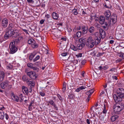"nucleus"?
I'll list each match as a JSON object with an SVG mask.
<instances>
[{
  "label": "nucleus",
  "mask_w": 124,
  "mask_h": 124,
  "mask_svg": "<svg viewBox=\"0 0 124 124\" xmlns=\"http://www.w3.org/2000/svg\"><path fill=\"white\" fill-rule=\"evenodd\" d=\"M6 68L10 70L13 68V66L11 65L10 66H7Z\"/></svg>",
  "instance_id": "nucleus-57"
},
{
  "label": "nucleus",
  "mask_w": 124,
  "mask_h": 124,
  "mask_svg": "<svg viewBox=\"0 0 124 124\" xmlns=\"http://www.w3.org/2000/svg\"><path fill=\"white\" fill-rule=\"evenodd\" d=\"M8 23V20L6 18L3 19L2 20L1 25L3 27L5 28L7 26Z\"/></svg>",
  "instance_id": "nucleus-7"
},
{
  "label": "nucleus",
  "mask_w": 124,
  "mask_h": 124,
  "mask_svg": "<svg viewBox=\"0 0 124 124\" xmlns=\"http://www.w3.org/2000/svg\"><path fill=\"white\" fill-rule=\"evenodd\" d=\"M34 41V40L33 39H29L28 41V43L29 44L31 45L32 43V42Z\"/></svg>",
  "instance_id": "nucleus-34"
},
{
  "label": "nucleus",
  "mask_w": 124,
  "mask_h": 124,
  "mask_svg": "<svg viewBox=\"0 0 124 124\" xmlns=\"http://www.w3.org/2000/svg\"><path fill=\"white\" fill-rule=\"evenodd\" d=\"M14 25L13 23H10L7 28L6 29L7 30H14L13 28L14 27Z\"/></svg>",
  "instance_id": "nucleus-25"
},
{
  "label": "nucleus",
  "mask_w": 124,
  "mask_h": 124,
  "mask_svg": "<svg viewBox=\"0 0 124 124\" xmlns=\"http://www.w3.org/2000/svg\"><path fill=\"white\" fill-rule=\"evenodd\" d=\"M73 11H73L74 14V15H76L78 14L77 10L76 9H74Z\"/></svg>",
  "instance_id": "nucleus-51"
},
{
  "label": "nucleus",
  "mask_w": 124,
  "mask_h": 124,
  "mask_svg": "<svg viewBox=\"0 0 124 124\" xmlns=\"http://www.w3.org/2000/svg\"><path fill=\"white\" fill-rule=\"evenodd\" d=\"M5 116L6 119L7 120H8V119L9 117L8 115L6 113L5 114Z\"/></svg>",
  "instance_id": "nucleus-63"
},
{
  "label": "nucleus",
  "mask_w": 124,
  "mask_h": 124,
  "mask_svg": "<svg viewBox=\"0 0 124 124\" xmlns=\"http://www.w3.org/2000/svg\"><path fill=\"white\" fill-rule=\"evenodd\" d=\"M39 94L41 96L43 97L45 95V93L43 91L40 92Z\"/></svg>",
  "instance_id": "nucleus-45"
},
{
  "label": "nucleus",
  "mask_w": 124,
  "mask_h": 124,
  "mask_svg": "<svg viewBox=\"0 0 124 124\" xmlns=\"http://www.w3.org/2000/svg\"><path fill=\"white\" fill-rule=\"evenodd\" d=\"M86 45L89 47L92 48L95 45V42L94 40L92 37H90L87 39Z\"/></svg>",
  "instance_id": "nucleus-3"
},
{
  "label": "nucleus",
  "mask_w": 124,
  "mask_h": 124,
  "mask_svg": "<svg viewBox=\"0 0 124 124\" xmlns=\"http://www.w3.org/2000/svg\"><path fill=\"white\" fill-rule=\"evenodd\" d=\"M118 116H112L111 118V120L112 122L114 121L116 119L118 118Z\"/></svg>",
  "instance_id": "nucleus-32"
},
{
  "label": "nucleus",
  "mask_w": 124,
  "mask_h": 124,
  "mask_svg": "<svg viewBox=\"0 0 124 124\" xmlns=\"http://www.w3.org/2000/svg\"><path fill=\"white\" fill-rule=\"evenodd\" d=\"M5 109V108L2 105H1L0 106V110L3 111Z\"/></svg>",
  "instance_id": "nucleus-49"
},
{
  "label": "nucleus",
  "mask_w": 124,
  "mask_h": 124,
  "mask_svg": "<svg viewBox=\"0 0 124 124\" xmlns=\"http://www.w3.org/2000/svg\"><path fill=\"white\" fill-rule=\"evenodd\" d=\"M103 54V53H100L98 52V53L97 55V57H98L102 55Z\"/></svg>",
  "instance_id": "nucleus-52"
},
{
  "label": "nucleus",
  "mask_w": 124,
  "mask_h": 124,
  "mask_svg": "<svg viewBox=\"0 0 124 124\" xmlns=\"http://www.w3.org/2000/svg\"><path fill=\"white\" fill-rule=\"evenodd\" d=\"M12 37L13 38L17 37L18 36L20 35V33H19V31L18 30L15 29L13 30V32H12Z\"/></svg>",
  "instance_id": "nucleus-10"
},
{
  "label": "nucleus",
  "mask_w": 124,
  "mask_h": 124,
  "mask_svg": "<svg viewBox=\"0 0 124 124\" xmlns=\"http://www.w3.org/2000/svg\"><path fill=\"white\" fill-rule=\"evenodd\" d=\"M103 107L108 108V103L106 101H104L103 103Z\"/></svg>",
  "instance_id": "nucleus-40"
},
{
  "label": "nucleus",
  "mask_w": 124,
  "mask_h": 124,
  "mask_svg": "<svg viewBox=\"0 0 124 124\" xmlns=\"http://www.w3.org/2000/svg\"><path fill=\"white\" fill-rule=\"evenodd\" d=\"M94 40L95 45H98L101 42V39L100 37H95Z\"/></svg>",
  "instance_id": "nucleus-15"
},
{
  "label": "nucleus",
  "mask_w": 124,
  "mask_h": 124,
  "mask_svg": "<svg viewBox=\"0 0 124 124\" xmlns=\"http://www.w3.org/2000/svg\"><path fill=\"white\" fill-rule=\"evenodd\" d=\"M97 52L96 51H93V52L92 53V54L93 56H96L97 57Z\"/></svg>",
  "instance_id": "nucleus-38"
},
{
  "label": "nucleus",
  "mask_w": 124,
  "mask_h": 124,
  "mask_svg": "<svg viewBox=\"0 0 124 124\" xmlns=\"http://www.w3.org/2000/svg\"><path fill=\"white\" fill-rule=\"evenodd\" d=\"M5 77V73L3 71H1L0 73V82L2 81L3 80Z\"/></svg>",
  "instance_id": "nucleus-23"
},
{
  "label": "nucleus",
  "mask_w": 124,
  "mask_h": 124,
  "mask_svg": "<svg viewBox=\"0 0 124 124\" xmlns=\"http://www.w3.org/2000/svg\"><path fill=\"white\" fill-rule=\"evenodd\" d=\"M120 56L121 57L123 58H124V54L121 53Z\"/></svg>",
  "instance_id": "nucleus-64"
},
{
  "label": "nucleus",
  "mask_w": 124,
  "mask_h": 124,
  "mask_svg": "<svg viewBox=\"0 0 124 124\" xmlns=\"http://www.w3.org/2000/svg\"><path fill=\"white\" fill-rule=\"evenodd\" d=\"M66 39L64 37L60 39V41L61 42H62L63 41H66Z\"/></svg>",
  "instance_id": "nucleus-58"
},
{
  "label": "nucleus",
  "mask_w": 124,
  "mask_h": 124,
  "mask_svg": "<svg viewBox=\"0 0 124 124\" xmlns=\"http://www.w3.org/2000/svg\"><path fill=\"white\" fill-rule=\"evenodd\" d=\"M86 62V61L85 60H82L81 61V63L82 65H84Z\"/></svg>",
  "instance_id": "nucleus-54"
},
{
  "label": "nucleus",
  "mask_w": 124,
  "mask_h": 124,
  "mask_svg": "<svg viewBox=\"0 0 124 124\" xmlns=\"http://www.w3.org/2000/svg\"><path fill=\"white\" fill-rule=\"evenodd\" d=\"M11 97L13 100L17 102H18L19 99L18 97L17 96L13 94L12 96Z\"/></svg>",
  "instance_id": "nucleus-22"
},
{
  "label": "nucleus",
  "mask_w": 124,
  "mask_h": 124,
  "mask_svg": "<svg viewBox=\"0 0 124 124\" xmlns=\"http://www.w3.org/2000/svg\"><path fill=\"white\" fill-rule=\"evenodd\" d=\"M36 54V52L34 51L31 53L30 54V55L29 56V58L30 62H31L32 60H33V59Z\"/></svg>",
  "instance_id": "nucleus-16"
},
{
  "label": "nucleus",
  "mask_w": 124,
  "mask_h": 124,
  "mask_svg": "<svg viewBox=\"0 0 124 124\" xmlns=\"http://www.w3.org/2000/svg\"><path fill=\"white\" fill-rule=\"evenodd\" d=\"M86 39L83 38L80 39H79L80 43H81V45H83L84 44V46H85V44H86Z\"/></svg>",
  "instance_id": "nucleus-19"
},
{
  "label": "nucleus",
  "mask_w": 124,
  "mask_h": 124,
  "mask_svg": "<svg viewBox=\"0 0 124 124\" xmlns=\"http://www.w3.org/2000/svg\"><path fill=\"white\" fill-rule=\"evenodd\" d=\"M4 40L3 37L1 35H0V44Z\"/></svg>",
  "instance_id": "nucleus-41"
},
{
  "label": "nucleus",
  "mask_w": 124,
  "mask_h": 124,
  "mask_svg": "<svg viewBox=\"0 0 124 124\" xmlns=\"http://www.w3.org/2000/svg\"><path fill=\"white\" fill-rule=\"evenodd\" d=\"M94 91V89H93L88 91L87 93H90V94H92L93 93Z\"/></svg>",
  "instance_id": "nucleus-48"
},
{
  "label": "nucleus",
  "mask_w": 124,
  "mask_h": 124,
  "mask_svg": "<svg viewBox=\"0 0 124 124\" xmlns=\"http://www.w3.org/2000/svg\"><path fill=\"white\" fill-rule=\"evenodd\" d=\"M41 62H35L34 64H35L37 66H39V65L41 64Z\"/></svg>",
  "instance_id": "nucleus-50"
},
{
  "label": "nucleus",
  "mask_w": 124,
  "mask_h": 124,
  "mask_svg": "<svg viewBox=\"0 0 124 124\" xmlns=\"http://www.w3.org/2000/svg\"><path fill=\"white\" fill-rule=\"evenodd\" d=\"M45 21V20L41 19L40 21V23L41 24H43Z\"/></svg>",
  "instance_id": "nucleus-62"
},
{
  "label": "nucleus",
  "mask_w": 124,
  "mask_h": 124,
  "mask_svg": "<svg viewBox=\"0 0 124 124\" xmlns=\"http://www.w3.org/2000/svg\"><path fill=\"white\" fill-rule=\"evenodd\" d=\"M103 5L105 8L108 9H111L112 7L111 6H110V7L108 6L106 4H103Z\"/></svg>",
  "instance_id": "nucleus-55"
},
{
  "label": "nucleus",
  "mask_w": 124,
  "mask_h": 124,
  "mask_svg": "<svg viewBox=\"0 0 124 124\" xmlns=\"http://www.w3.org/2000/svg\"><path fill=\"white\" fill-rule=\"evenodd\" d=\"M106 19L108 20L110 17L111 16V13L110 11L109 10L106 11L104 14Z\"/></svg>",
  "instance_id": "nucleus-13"
},
{
  "label": "nucleus",
  "mask_w": 124,
  "mask_h": 124,
  "mask_svg": "<svg viewBox=\"0 0 124 124\" xmlns=\"http://www.w3.org/2000/svg\"><path fill=\"white\" fill-rule=\"evenodd\" d=\"M5 114L4 112L0 111V119L3 120Z\"/></svg>",
  "instance_id": "nucleus-30"
},
{
  "label": "nucleus",
  "mask_w": 124,
  "mask_h": 124,
  "mask_svg": "<svg viewBox=\"0 0 124 124\" xmlns=\"http://www.w3.org/2000/svg\"><path fill=\"white\" fill-rule=\"evenodd\" d=\"M13 30H7L6 32V34L4 35V38L6 39H8L9 37L12 36Z\"/></svg>",
  "instance_id": "nucleus-6"
},
{
  "label": "nucleus",
  "mask_w": 124,
  "mask_h": 124,
  "mask_svg": "<svg viewBox=\"0 0 124 124\" xmlns=\"http://www.w3.org/2000/svg\"><path fill=\"white\" fill-rule=\"evenodd\" d=\"M81 31H78L77 32L76 34H74L73 36L74 38H75L76 36L78 38L80 37L81 36Z\"/></svg>",
  "instance_id": "nucleus-28"
},
{
  "label": "nucleus",
  "mask_w": 124,
  "mask_h": 124,
  "mask_svg": "<svg viewBox=\"0 0 124 124\" xmlns=\"http://www.w3.org/2000/svg\"><path fill=\"white\" fill-rule=\"evenodd\" d=\"M84 46V44L83 45L81 44L78 45L77 46V51L81 50Z\"/></svg>",
  "instance_id": "nucleus-27"
},
{
  "label": "nucleus",
  "mask_w": 124,
  "mask_h": 124,
  "mask_svg": "<svg viewBox=\"0 0 124 124\" xmlns=\"http://www.w3.org/2000/svg\"><path fill=\"white\" fill-rule=\"evenodd\" d=\"M22 91L23 93L25 92L26 94L28 93L29 92L27 88L25 86H23L22 87Z\"/></svg>",
  "instance_id": "nucleus-21"
},
{
  "label": "nucleus",
  "mask_w": 124,
  "mask_h": 124,
  "mask_svg": "<svg viewBox=\"0 0 124 124\" xmlns=\"http://www.w3.org/2000/svg\"><path fill=\"white\" fill-rule=\"evenodd\" d=\"M117 96H121L122 97L124 98V89L123 88L118 89L116 91Z\"/></svg>",
  "instance_id": "nucleus-4"
},
{
  "label": "nucleus",
  "mask_w": 124,
  "mask_h": 124,
  "mask_svg": "<svg viewBox=\"0 0 124 124\" xmlns=\"http://www.w3.org/2000/svg\"><path fill=\"white\" fill-rule=\"evenodd\" d=\"M82 56V53H79L78 54L76 55V56L78 58L81 57Z\"/></svg>",
  "instance_id": "nucleus-47"
},
{
  "label": "nucleus",
  "mask_w": 124,
  "mask_h": 124,
  "mask_svg": "<svg viewBox=\"0 0 124 124\" xmlns=\"http://www.w3.org/2000/svg\"><path fill=\"white\" fill-rule=\"evenodd\" d=\"M33 64L31 63H28L27 64V66L31 69L33 67Z\"/></svg>",
  "instance_id": "nucleus-35"
},
{
  "label": "nucleus",
  "mask_w": 124,
  "mask_h": 124,
  "mask_svg": "<svg viewBox=\"0 0 124 124\" xmlns=\"http://www.w3.org/2000/svg\"><path fill=\"white\" fill-rule=\"evenodd\" d=\"M80 90H82L84 89H85V87L83 86H81V87H79Z\"/></svg>",
  "instance_id": "nucleus-61"
},
{
  "label": "nucleus",
  "mask_w": 124,
  "mask_h": 124,
  "mask_svg": "<svg viewBox=\"0 0 124 124\" xmlns=\"http://www.w3.org/2000/svg\"><path fill=\"white\" fill-rule=\"evenodd\" d=\"M114 97L115 101L116 103L121 101L124 98L122 97L121 96H117V94L114 95Z\"/></svg>",
  "instance_id": "nucleus-9"
},
{
  "label": "nucleus",
  "mask_w": 124,
  "mask_h": 124,
  "mask_svg": "<svg viewBox=\"0 0 124 124\" xmlns=\"http://www.w3.org/2000/svg\"><path fill=\"white\" fill-rule=\"evenodd\" d=\"M88 27L86 26L83 25L82 26V33L83 34H86L88 31Z\"/></svg>",
  "instance_id": "nucleus-12"
},
{
  "label": "nucleus",
  "mask_w": 124,
  "mask_h": 124,
  "mask_svg": "<svg viewBox=\"0 0 124 124\" xmlns=\"http://www.w3.org/2000/svg\"><path fill=\"white\" fill-rule=\"evenodd\" d=\"M32 69L35 72H38L39 71V69L35 66H33Z\"/></svg>",
  "instance_id": "nucleus-36"
},
{
  "label": "nucleus",
  "mask_w": 124,
  "mask_h": 124,
  "mask_svg": "<svg viewBox=\"0 0 124 124\" xmlns=\"http://www.w3.org/2000/svg\"><path fill=\"white\" fill-rule=\"evenodd\" d=\"M40 56L39 55H37L35 58L33 59V61L34 62H36L37 60L39 59L40 58Z\"/></svg>",
  "instance_id": "nucleus-37"
},
{
  "label": "nucleus",
  "mask_w": 124,
  "mask_h": 124,
  "mask_svg": "<svg viewBox=\"0 0 124 124\" xmlns=\"http://www.w3.org/2000/svg\"><path fill=\"white\" fill-rule=\"evenodd\" d=\"M70 48L74 51H77V47L74 46L73 45H70Z\"/></svg>",
  "instance_id": "nucleus-33"
},
{
  "label": "nucleus",
  "mask_w": 124,
  "mask_h": 124,
  "mask_svg": "<svg viewBox=\"0 0 124 124\" xmlns=\"http://www.w3.org/2000/svg\"><path fill=\"white\" fill-rule=\"evenodd\" d=\"M57 95L58 97V99L60 101H63L62 98L59 94H57Z\"/></svg>",
  "instance_id": "nucleus-44"
},
{
  "label": "nucleus",
  "mask_w": 124,
  "mask_h": 124,
  "mask_svg": "<svg viewBox=\"0 0 124 124\" xmlns=\"http://www.w3.org/2000/svg\"><path fill=\"white\" fill-rule=\"evenodd\" d=\"M31 46L33 48H37L38 46V45L36 43V42L35 41L32 42V43Z\"/></svg>",
  "instance_id": "nucleus-29"
},
{
  "label": "nucleus",
  "mask_w": 124,
  "mask_h": 124,
  "mask_svg": "<svg viewBox=\"0 0 124 124\" xmlns=\"http://www.w3.org/2000/svg\"><path fill=\"white\" fill-rule=\"evenodd\" d=\"M9 82L8 80H5L2 82L0 84V86L2 89H4L8 85Z\"/></svg>",
  "instance_id": "nucleus-8"
},
{
  "label": "nucleus",
  "mask_w": 124,
  "mask_h": 124,
  "mask_svg": "<svg viewBox=\"0 0 124 124\" xmlns=\"http://www.w3.org/2000/svg\"><path fill=\"white\" fill-rule=\"evenodd\" d=\"M66 87L65 83V82H64L63 84L62 88V91L63 92H64L65 90Z\"/></svg>",
  "instance_id": "nucleus-42"
},
{
  "label": "nucleus",
  "mask_w": 124,
  "mask_h": 124,
  "mask_svg": "<svg viewBox=\"0 0 124 124\" xmlns=\"http://www.w3.org/2000/svg\"><path fill=\"white\" fill-rule=\"evenodd\" d=\"M113 20L110 19L109 21V24H115V23H113V22H112Z\"/></svg>",
  "instance_id": "nucleus-56"
},
{
  "label": "nucleus",
  "mask_w": 124,
  "mask_h": 124,
  "mask_svg": "<svg viewBox=\"0 0 124 124\" xmlns=\"http://www.w3.org/2000/svg\"><path fill=\"white\" fill-rule=\"evenodd\" d=\"M68 98L70 99H72L73 98L74 95L73 94H69L68 95Z\"/></svg>",
  "instance_id": "nucleus-43"
},
{
  "label": "nucleus",
  "mask_w": 124,
  "mask_h": 124,
  "mask_svg": "<svg viewBox=\"0 0 124 124\" xmlns=\"http://www.w3.org/2000/svg\"><path fill=\"white\" fill-rule=\"evenodd\" d=\"M18 39H16V41L17 43H19L21 42L23 40V36L21 35V34L20 35L18 36L17 37Z\"/></svg>",
  "instance_id": "nucleus-20"
},
{
  "label": "nucleus",
  "mask_w": 124,
  "mask_h": 124,
  "mask_svg": "<svg viewBox=\"0 0 124 124\" xmlns=\"http://www.w3.org/2000/svg\"><path fill=\"white\" fill-rule=\"evenodd\" d=\"M15 41L13 40L10 43L9 46V48L10 50V53L13 54L16 53L17 50V48L15 45Z\"/></svg>",
  "instance_id": "nucleus-1"
},
{
  "label": "nucleus",
  "mask_w": 124,
  "mask_h": 124,
  "mask_svg": "<svg viewBox=\"0 0 124 124\" xmlns=\"http://www.w3.org/2000/svg\"><path fill=\"white\" fill-rule=\"evenodd\" d=\"M68 53H63L61 54V55L63 56H65L67 55Z\"/></svg>",
  "instance_id": "nucleus-60"
},
{
  "label": "nucleus",
  "mask_w": 124,
  "mask_h": 124,
  "mask_svg": "<svg viewBox=\"0 0 124 124\" xmlns=\"http://www.w3.org/2000/svg\"><path fill=\"white\" fill-rule=\"evenodd\" d=\"M55 16L56 17V18H55V19L57 20V19L59 18V15H58L56 13H55Z\"/></svg>",
  "instance_id": "nucleus-59"
},
{
  "label": "nucleus",
  "mask_w": 124,
  "mask_h": 124,
  "mask_svg": "<svg viewBox=\"0 0 124 124\" xmlns=\"http://www.w3.org/2000/svg\"><path fill=\"white\" fill-rule=\"evenodd\" d=\"M22 79L23 81L24 82L26 81L27 83V82L29 80V79L25 75L23 76L22 77Z\"/></svg>",
  "instance_id": "nucleus-31"
},
{
  "label": "nucleus",
  "mask_w": 124,
  "mask_h": 124,
  "mask_svg": "<svg viewBox=\"0 0 124 124\" xmlns=\"http://www.w3.org/2000/svg\"><path fill=\"white\" fill-rule=\"evenodd\" d=\"M113 108L115 112H119L124 108V104L123 103L116 104L114 105Z\"/></svg>",
  "instance_id": "nucleus-2"
},
{
  "label": "nucleus",
  "mask_w": 124,
  "mask_h": 124,
  "mask_svg": "<svg viewBox=\"0 0 124 124\" xmlns=\"http://www.w3.org/2000/svg\"><path fill=\"white\" fill-rule=\"evenodd\" d=\"M27 85L30 86L31 88L34 87L35 84V81H31L29 80L27 83Z\"/></svg>",
  "instance_id": "nucleus-14"
},
{
  "label": "nucleus",
  "mask_w": 124,
  "mask_h": 124,
  "mask_svg": "<svg viewBox=\"0 0 124 124\" xmlns=\"http://www.w3.org/2000/svg\"><path fill=\"white\" fill-rule=\"evenodd\" d=\"M89 32L91 34L94 33L95 31V28L93 26H90L89 29Z\"/></svg>",
  "instance_id": "nucleus-26"
},
{
  "label": "nucleus",
  "mask_w": 124,
  "mask_h": 124,
  "mask_svg": "<svg viewBox=\"0 0 124 124\" xmlns=\"http://www.w3.org/2000/svg\"><path fill=\"white\" fill-rule=\"evenodd\" d=\"M56 124H61V122L60 120H58L55 121Z\"/></svg>",
  "instance_id": "nucleus-53"
},
{
  "label": "nucleus",
  "mask_w": 124,
  "mask_h": 124,
  "mask_svg": "<svg viewBox=\"0 0 124 124\" xmlns=\"http://www.w3.org/2000/svg\"><path fill=\"white\" fill-rule=\"evenodd\" d=\"M105 25L102 26L103 28L105 30H107L108 29L109 26L110 25L109 23V21L107 20V21H106L104 22Z\"/></svg>",
  "instance_id": "nucleus-17"
},
{
  "label": "nucleus",
  "mask_w": 124,
  "mask_h": 124,
  "mask_svg": "<svg viewBox=\"0 0 124 124\" xmlns=\"http://www.w3.org/2000/svg\"><path fill=\"white\" fill-rule=\"evenodd\" d=\"M111 19L113 20L112 22L113 23H116V21L117 17L115 15H113L111 16L110 17Z\"/></svg>",
  "instance_id": "nucleus-24"
},
{
  "label": "nucleus",
  "mask_w": 124,
  "mask_h": 124,
  "mask_svg": "<svg viewBox=\"0 0 124 124\" xmlns=\"http://www.w3.org/2000/svg\"><path fill=\"white\" fill-rule=\"evenodd\" d=\"M56 25V27H59V26H62V23H55V25Z\"/></svg>",
  "instance_id": "nucleus-46"
},
{
  "label": "nucleus",
  "mask_w": 124,
  "mask_h": 124,
  "mask_svg": "<svg viewBox=\"0 0 124 124\" xmlns=\"http://www.w3.org/2000/svg\"><path fill=\"white\" fill-rule=\"evenodd\" d=\"M100 36L102 39H104L105 36V31L102 29H100L99 30Z\"/></svg>",
  "instance_id": "nucleus-11"
},
{
  "label": "nucleus",
  "mask_w": 124,
  "mask_h": 124,
  "mask_svg": "<svg viewBox=\"0 0 124 124\" xmlns=\"http://www.w3.org/2000/svg\"><path fill=\"white\" fill-rule=\"evenodd\" d=\"M27 75L30 78L33 79H36L37 76L35 73L33 71L27 72Z\"/></svg>",
  "instance_id": "nucleus-5"
},
{
  "label": "nucleus",
  "mask_w": 124,
  "mask_h": 124,
  "mask_svg": "<svg viewBox=\"0 0 124 124\" xmlns=\"http://www.w3.org/2000/svg\"><path fill=\"white\" fill-rule=\"evenodd\" d=\"M105 17L102 16H101L99 18V22L101 24H103L105 22Z\"/></svg>",
  "instance_id": "nucleus-18"
},
{
  "label": "nucleus",
  "mask_w": 124,
  "mask_h": 124,
  "mask_svg": "<svg viewBox=\"0 0 124 124\" xmlns=\"http://www.w3.org/2000/svg\"><path fill=\"white\" fill-rule=\"evenodd\" d=\"M103 110V113L104 114H106L107 112V111L108 109V108L103 107V108H102Z\"/></svg>",
  "instance_id": "nucleus-39"
}]
</instances>
